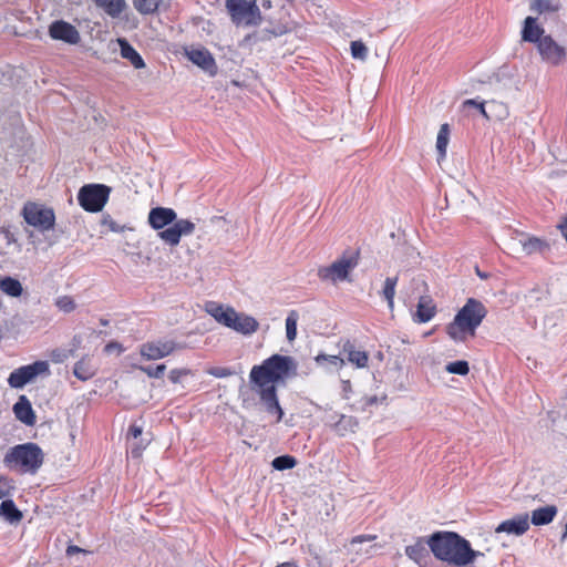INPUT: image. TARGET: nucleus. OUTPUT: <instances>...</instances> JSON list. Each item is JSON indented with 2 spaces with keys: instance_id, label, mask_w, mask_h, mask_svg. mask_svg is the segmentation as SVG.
Here are the masks:
<instances>
[{
  "instance_id": "obj_24",
  "label": "nucleus",
  "mask_w": 567,
  "mask_h": 567,
  "mask_svg": "<svg viewBox=\"0 0 567 567\" xmlns=\"http://www.w3.org/2000/svg\"><path fill=\"white\" fill-rule=\"evenodd\" d=\"M96 7L101 8L111 18H118L126 9L125 0H92Z\"/></svg>"
},
{
  "instance_id": "obj_50",
  "label": "nucleus",
  "mask_w": 567,
  "mask_h": 567,
  "mask_svg": "<svg viewBox=\"0 0 567 567\" xmlns=\"http://www.w3.org/2000/svg\"><path fill=\"white\" fill-rule=\"evenodd\" d=\"M142 432L143 430L141 426L132 424L128 429L127 435L136 440L142 434Z\"/></svg>"
},
{
  "instance_id": "obj_17",
  "label": "nucleus",
  "mask_w": 567,
  "mask_h": 567,
  "mask_svg": "<svg viewBox=\"0 0 567 567\" xmlns=\"http://www.w3.org/2000/svg\"><path fill=\"white\" fill-rule=\"evenodd\" d=\"M16 417L28 426L35 424L37 417L32 405L25 395H20L13 405Z\"/></svg>"
},
{
  "instance_id": "obj_46",
  "label": "nucleus",
  "mask_w": 567,
  "mask_h": 567,
  "mask_svg": "<svg viewBox=\"0 0 567 567\" xmlns=\"http://www.w3.org/2000/svg\"><path fill=\"white\" fill-rule=\"evenodd\" d=\"M375 538H377L375 535H359V536L353 537L350 540V545L352 547H354L358 544H363L365 542H373Z\"/></svg>"
},
{
  "instance_id": "obj_53",
  "label": "nucleus",
  "mask_w": 567,
  "mask_h": 567,
  "mask_svg": "<svg viewBox=\"0 0 567 567\" xmlns=\"http://www.w3.org/2000/svg\"><path fill=\"white\" fill-rule=\"evenodd\" d=\"M380 401V399L377 395H370L364 398V405L371 406L377 404Z\"/></svg>"
},
{
  "instance_id": "obj_33",
  "label": "nucleus",
  "mask_w": 567,
  "mask_h": 567,
  "mask_svg": "<svg viewBox=\"0 0 567 567\" xmlns=\"http://www.w3.org/2000/svg\"><path fill=\"white\" fill-rule=\"evenodd\" d=\"M287 32V28L284 24H277L272 28H264L259 32L256 33V37L259 41H268L272 38L280 37Z\"/></svg>"
},
{
  "instance_id": "obj_14",
  "label": "nucleus",
  "mask_w": 567,
  "mask_h": 567,
  "mask_svg": "<svg viewBox=\"0 0 567 567\" xmlns=\"http://www.w3.org/2000/svg\"><path fill=\"white\" fill-rule=\"evenodd\" d=\"M49 35L68 44H78L81 40L78 29L64 20L53 21L49 27Z\"/></svg>"
},
{
  "instance_id": "obj_27",
  "label": "nucleus",
  "mask_w": 567,
  "mask_h": 567,
  "mask_svg": "<svg viewBox=\"0 0 567 567\" xmlns=\"http://www.w3.org/2000/svg\"><path fill=\"white\" fill-rule=\"evenodd\" d=\"M73 374L81 381H87L95 375V369L92 365L91 359L84 357L79 360L73 368Z\"/></svg>"
},
{
  "instance_id": "obj_11",
  "label": "nucleus",
  "mask_w": 567,
  "mask_h": 567,
  "mask_svg": "<svg viewBox=\"0 0 567 567\" xmlns=\"http://www.w3.org/2000/svg\"><path fill=\"white\" fill-rule=\"evenodd\" d=\"M358 265V254L343 255L330 266L320 267L318 277L322 281H343L348 278L350 271Z\"/></svg>"
},
{
  "instance_id": "obj_8",
  "label": "nucleus",
  "mask_w": 567,
  "mask_h": 567,
  "mask_svg": "<svg viewBox=\"0 0 567 567\" xmlns=\"http://www.w3.org/2000/svg\"><path fill=\"white\" fill-rule=\"evenodd\" d=\"M226 9L236 25L255 27L262 19L256 0H226Z\"/></svg>"
},
{
  "instance_id": "obj_5",
  "label": "nucleus",
  "mask_w": 567,
  "mask_h": 567,
  "mask_svg": "<svg viewBox=\"0 0 567 567\" xmlns=\"http://www.w3.org/2000/svg\"><path fill=\"white\" fill-rule=\"evenodd\" d=\"M487 315L484 303L475 298H468L457 311L452 322L446 327L447 336L455 342H464L466 336H475L476 329Z\"/></svg>"
},
{
  "instance_id": "obj_4",
  "label": "nucleus",
  "mask_w": 567,
  "mask_h": 567,
  "mask_svg": "<svg viewBox=\"0 0 567 567\" xmlns=\"http://www.w3.org/2000/svg\"><path fill=\"white\" fill-rule=\"evenodd\" d=\"M148 224L161 230L158 237L169 246H176L182 236L193 234L195 224L188 219H178L176 212L168 207H154L148 213Z\"/></svg>"
},
{
  "instance_id": "obj_39",
  "label": "nucleus",
  "mask_w": 567,
  "mask_h": 567,
  "mask_svg": "<svg viewBox=\"0 0 567 567\" xmlns=\"http://www.w3.org/2000/svg\"><path fill=\"white\" fill-rule=\"evenodd\" d=\"M351 54L354 59L364 61L368 56V48L362 41H352Z\"/></svg>"
},
{
  "instance_id": "obj_28",
  "label": "nucleus",
  "mask_w": 567,
  "mask_h": 567,
  "mask_svg": "<svg viewBox=\"0 0 567 567\" xmlns=\"http://www.w3.org/2000/svg\"><path fill=\"white\" fill-rule=\"evenodd\" d=\"M135 10L141 14H153L164 4L165 0H132Z\"/></svg>"
},
{
  "instance_id": "obj_40",
  "label": "nucleus",
  "mask_w": 567,
  "mask_h": 567,
  "mask_svg": "<svg viewBox=\"0 0 567 567\" xmlns=\"http://www.w3.org/2000/svg\"><path fill=\"white\" fill-rule=\"evenodd\" d=\"M74 355V349H55L51 352V360L54 363H63L66 361L70 357Z\"/></svg>"
},
{
  "instance_id": "obj_58",
  "label": "nucleus",
  "mask_w": 567,
  "mask_h": 567,
  "mask_svg": "<svg viewBox=\"0 0 567 567\" xmlns=\"http://www.w3.org/2000/svg\"><path fill=\"white\" fill-rule=\"evenodd\" d=\"M567 536V522H566V525H565V532L563 534V539Z\"/></svg>"
},
{
  "instance_id": "obj_44",
  "label": "nucleus",
  "mask_w": 567,
  "mask_h": 567,
  "mask_svg": "<svg viewBox=\"0 0 567 567\" xmlns=\"http://www.w3.org/2000/svg\"><path fill=\"white\" fill-rule=\"evenodd\" d=\"M190 374V370L186 368L173 369L169 371L168 379L172 383L177 384L181 382L183 377Z\"/></svg>"
},
{
  "instance_id": "obj_7",
  "label": "nucleus",
  "mask_w": 567,
  "mask_h": 567,
  "mask_svg": "<svg viewBox=\"0 0 567 567\" xmlns=\"http://www.w3.org/2000/svg\"><path fill=\"white\" fill-rule=\"evenodd\" d=\"M205 309L218 323L241 334H252L259 328V323L254 317L243 312L239 313L233 307H224L210 301L206 303Z\"/></svg>"
},
{
  "instance_id": "obj_32",
  "label": "nucleus",
  "mask_w": 567,
  "mask_h": 567,
  "mask_svg": "<svg viewBox=\"0 0 567 567\" xmlns=\"http://www.w3.org/2000/svg\"><path fill=\"white\" fill-rule=\"evenodd\" d=\"M398 276L395 277H386L384 280L382 296L388 302V307L392 310L394 307V296H395V287L398 285Z\"/></svg>"
},
{
  "instance_id": "obj_23",
  "label": "nucleus",
  "mask_w": 567,
  "mask_h": 567,
  "mask_svg": "<svg viewBox=\"0 0 567 567\" xmlns=\"http://www.w3.org/2000/svg\"><path fill=\"white\" fill-rule=\"evenodd\" d=\"M557 514V507L554 505H547L539 507L532 513L530 522L535 526L547 525L553 522Z\"/></svg>"
},
{
  "instance_id": "obj_47",
  "label": "nucleus",
  "mask_w": 567,
  "mask_h": 567,
  "mask_svg": "<svg viewBox=\"0 0 567 567\" xmlns=\"http://www.w3.org/2000/svg\"><path fill=\"white\" fill-rule=\"evenodd\" d=\"M103 225L109 226L110 230L114 233H121L123 230V227L114 221L110 216L103 218Z\"/></svg>"
},
{
  "instance_id": "obj_52",
  "label": "nucleus",
  "mask_w": 567,
  "mask_h": 567,
  "mask_svg": "<svg viewBox=\"0 0 567 567\" xmlns=\"http://www.w3.org/2000/svg\"><path fill=\"white\" fill-rule=\"evenodd\" d=\"M145 445L137 444L131 449V454L133 457H140L142 454V451L144 450Z\"/></svg>"
},
{
  "instance_id": "obj_38",
  "label": "nucleus",
  "mask_w": 567,
  "mask_h": 567,
  "mask_svg": "<svg viewBox=\"0 0 567 567\" xmlns=\"http://www.w3.org/2000/svg\"><path fill=\"white\" fill-rule=\"evenodd\" d=\"M316 361L319 364H321L322 362H327L329 365L333 367L336 370L341 369L344 364V360L339 355L319 354L316 357Z\"/></svg>"
},
{
  "instance_id": "obj_45",
  "label": "nucleus",
  "mask_w": 567,
  "mask_h": 567,
  "mask_svg": "<svg viewBox=\"0 0 567 567\" xmlns=\"http://www.w3.org/2000/svg\"><path fill=\"white\" fill-rule=\"evenodd\" d=\"M12 489L13 486L10 484V481L4 476H0V499L9 497Z\"/></svg>"
},
{
  "instance_id": "obj_1",
  "label": "nucleus",
  "mask_w": 567,
  "mask_h": 567,
  "mask_svg": "<svg viewBox=\"0 0 567 567\" xmlns=\"http://www.w3.org/2000/svg\"><path fill=\"white\" fill-rule=\"evenodd\" d=\"M298 364L292 357L272 354L260 364L254 365L249 373L251 389L255 390L268 414L276 415L280 422L285 415L277 395V384H285L297 375Z\"/></svg>"
},
{
  "instance_id": "obj_13",
  "label": "nucleus",
  "mask_w": 567,
  "mask_h": 567,
  "mask_svg": "<svg viewBox=\"0 0 567 567\" xmlns=\"http://www.w3.org/2000/svg\"><path fill=\"white\" fill-rule=\"evenodd\" d=\"M42 373H49V363L47 361H35L13 370L8 378V383L13 389H22Z\"/></svg>"
},
{
  "instance_id": "obj_60",
  "label": "nucleus",
  "mask_w": 567,
  "mask_h": 567,
  "mask_svg": "<svg viewBox=\"0 0 567 567\" xmlns=\"http://www.w3.org/2000/svg\"><path fill=\"white\" fill-rule=\"evenodd\" d=\"M113 346H116V343H110V344L106 346V348H111Z\"/></svg>"
},
{
  "instance_id": "obj_35",
  "label": "nucleus",
  "mask_w": 567,
  "mask_h": 567,
  "mask_svg": "<svg viewBox=\"0 0 567 567\" xmlns=\"http://www.w3.org/2000/svg\"><path fill=\"white\" fill-rule=\"evenodd\" d=\"M299 315L296 310H291L286 318V336L288 341H293L297 337V322Z\"/></svg>"
},
{
  "instance_id": "obj_6",
  "label": "nucleus",
  "mask_w": 567,
  "mask_h": 567,
  "mask_svg": "<svg viewBox=\"0 0 567 567\" xmlns=\"http://www.w3.org/2000/svg\"><path fill=\"white\" fill-rule=\"evenodd\" d=\"M44 462L42 449L33 442L22 443L10 447L3 457L9 468H17L22 473L35 474Z\"/></svg>"
},
{
  "instance_id": "obj_48",
  "label": "nucleus",
  "mask_w": 567,
  "mask_h": 567,
  "mask_svg": "<svg viewBox=\"0 0 567 567\" xmlns=\"http://www.w3.org/2000/svg\"><path fill=\"white\" fill-rule=\"evenodd\" d=\"M0 235H2L4 237V239L7 240L8 245L13 244V243L17 241V238H16L14 234L10 230L9 227H1L0 228Z\"/></svg>"
},
{
  "instance_id": "obj_54",
  "label": "nucleus",
  "mask_w": 567,
  "mask_h": 567,
  "mask_svg": "<svg viewBox=\"0 0 567 567\" xmlns=\"http://www.w3.org/2000/svg\"><path fill=\"white\" fill-rule=\"evenodd\" d=\"M476 275L482 279L488 278V275L486 272L481 271L478 267H476Z\"/></svg>"
},
{
  "instance_id": "obj_18",
  "label": "nucleus",
  "mask_w": 567,
  "mask_h": 567,
  "mask_svg": "<svg viewBox=\"0 0 567 567\" xmlns=\"http://www.w3.org/2000/svg\"><path fill=\"white\" fill-rule=\"evenodd\" d=\"M519 244L526 255L544 254L549 250V244L538 237L523 234Z\"/></svg>"
},
{
  "instance_id": "obj_15",
  "label": "nucleus",
  "mask_w": 567,
  "mask_h": 567,
  "mask_svg": "<svg viewBox=\"0 0 567 567\" xmlns=\"http://www.w3.org/2000/svg\"><path fill=\"white\" fill-rule=\"evenodd\" d=\"M187 59L210 76H215L218 72V66L213 54L206 48H197L186 50Z\"/></svg>"
},
{
  "instance_id": "obj_56",
  "label": "nucleus",
  "mask_w": 567,
  "mask_h": 567,
  "mask_svg": "<svg viewBox=\"0 0 567 567\" xmlns=\"http://www.w3.org/2000/svg\"><path fill=\"white\" fill-rule=\"evenodd\" d=\"M488 104H489V107H499V106H503V104H499V103H497V102H495V101H491Z\"/></svg>"
},
{
  "instance_id": "obj_36",
  "label": "nucleus",
  "mask_w": 567,
  "mask_h": 567,
  "mask_svg": "<svg viewBox=\"0 0 567 567\" xmlns=\"http://www.w3.org/2000/svg\"><path fill=\"white\" fill-rule=\"evenodd\" d=\"M445 370L452 374L466 375L470 372V365L465 360H457L447 363Z\"/></svg>"
},
{
  "instance_id": "obj_25",
  "label": "nucleus",
  "mask_w": 567,
  "mask_h": 567,
  "mask_svg": "<svg viewBox=\"0 0 567 567\" xmlns=\"http://www.w3.org/2000/svg\"><path fill=\"white\" fill-rule=\"evenodd\" d=\"M0 517L10 524L19 523L23 515L12 499H3L0 504Z\"/></svg>"
},
{
  "instance_id": "obj_26",
  "label": "nucleus",
  "mask_w": 567,
  "mask_h": 567,
  "mask_svg": "<svg viewBox=\"0 0 567 567\" xmlns=\"http://www.w3.org/2000/svg\"><path fill=\"white\" fill-rule=\"evenodd\" d=\"M0 290L9 297H20L23 292L21 282L11 276H0Z\"/></svg>"
},
{
  "instance_id": "obj_30",
  "label": "nucleus",
  "mask_w": 567,
  "mask_h": 567,
  "mask_svg": "<svg viewBox=\"0 0 567 567\" xmlns=\"http://www.w3.org/2000/svg\"><path fill=\"white\" fill-rule=\"evenodd\" d=\"M529 9L538 14L556 12L559 3L555 0H529Z\"/></svg>"
},
{
  "instance_id": "obj_3",
  "label": "nucleus",
  "mask_w": 567,
  "mask_h": 567,
  "mask_svg": "<svg viewBox=\"0 0 567 567\" xmlns=\"http://www.w3.org/2000/svg\"><path fill=\"white\" fill-rule=\"evenodd\" d=\"M523 42L534 43L540 60L550 66H560L567 60V50L558 44L545 29L537 23V18L526 17L520 30Z\"/></svg>"
},
{
  "instance_id": "obj_22",
  "label": "nucleus",
  "mask_w": 567,
  "mask_h": 567,
  "mask_svg": "<svg viewBox=\"0 0 567 567\" xmlns=\"http://www.w3.org/2000/svg\"><path fill=\"white\" fill-rule=\"evenodd\" d=\"M342 351L348 355V361L357 368H365L368 365V353L365 351L355 350L354 343L350 340L343 343Z\"/></svg>"
},
{
  "instance_id": "obj_37",
  "label": "nucleus",
  "mask_w": 567,
  "mask_h": 567,
  "mask_svg": "<svg viewBox=\"0 0 567 567\" xmlns=\"http://www.w3.org/2000/svg\"><path fill=\"white\" fill-rule=\"evenodd\" d=\"M137 369L140 371H142L143 373H145L148 378H154V379H161L163 378L164 373H165V370H166V365L165 364H157L155 367L153 365H140L137 367Z\"/></svg>"
},
{
  "instance_id": "obj_43",
  "label": "nucleus",
  "mask_w": 567,
  "mask_h": 567,
  "mask_svg": "<svg viewBox=\"0 0 567 567\" xmlns=\"http://www.w3.org/2000/svg\"><path fill=\"white\" fill-rule=\"evenodd\" d=\"M56 306L64 312H71L75 309V302L71 297L64 296L56 300Z\"/></svg>"
},
{
  "instance_id": "obj_42",
  "label": "nucleus",
  "mask_w": 567,
  "mask_h": 567,
  "mask_svg": "<svg viewBox=\"0 0 567 567\" xmlns=\"http://www.w3.org/2000/svg\"><path fill=\"white\" fill-rule=\"evenodd\" d=\"M463 106L464 107H475V110H478L480 113L487 120L491 118V116L488 115L486 109H485V102H480L475 99H470V100H465L463 102Z\"/></svg>"
},
{
  "instance_id": "obj_12",
  "label": "nucleus",
  "mask_w": 567,
  "mask_h": 567,
  "mask_svg": "<svg viewBox=\"0 0 567 567\" xmlns=\"http://www.w3.org/2000/svg\"><path fill=\"white\" fill-rule=\"evenodd\" d=\"M186 343L173 339L158 338L147 341L140 347V353L145 360H159L166 358L176 351L184 350Z\"/></svg>"
},
{
  "instance_id": "obj_57",
  "label": "nucleus",
  "mask_w": 567,
  "mask_h": 567,
  "mask_svg": "<svg viewBox=\"0 0 567 567\" xmlns=\"http://www.w3.org/2000/svg\"><path fill=\"white\" fill-rule=\"evenodd\" d=\"M100 322H101V324H103V326H107V323H109V321H107L106 319H101V320H100Z\"/></svg>"
},
{
  "instance_id": "obj_29",
  "label": "nucleus",
  "mask_w": 567,
  "mask_h": 567,
  "mask_svg": "<svg viewBox=\"0 0 567 567\" xmlns=\"http://www.w3.org/2000/svg\"><path fill=\"white\" fill-rule=\"evenodd\" d=\"M449 135H450V126L447 123L441 125L440 131L436 137V150H437V161L445 158L446 148L449 144Z\"/></svg>"
},
{
  "instance_id": "obj_9",
  "label": "nucleus",
  "mask_w": 567,
  "mask_h": 567,
  "mask_svg": "<svg viewBox=\"0 0 567 567\" xmlns=\"http://www.w3.org/2000/svg\"><path fill=\"white\" fill-rule=\"evenodd\" d=\"M111 187L104 184H87L78 193L79 205L89 213L101 212L109 200Z\"/></svg>"
},
{
  "instance_id": "obj_41",
  "label": "nucleus",
  "mask_w": 567,
  "mask_h": 567,
  "mask_svg": "<svg viewBox=\"0 0 567 567\" xmlns=\"http://www.w3.org/2000/svg\"><path fill=\"white\" fill-rule=\"evenodd\" d=\"M206 372L215 378H228L235 374V371L228 367H213L207 369Z\"/></svg>"
},
{
  "instance_id": "obj_16",
  "label": "nucleus",
  "mask_w": 567,
  "mask_h": 567,
  "mask_svg": "<svg viewBox=\"0 0 567 567\" xmlns=\"http://www.w3.org/2000/svg\"><path fill=\"white\" fill-rule=\"evenodd\" d=\"M529 528L528 515H516L511 519L502 522L496 528L495 533H506L508 535L520 536L525 534Z\"/></svg>"
},
{
  "instance_id": "obj_20",
  "label": "nucleus",
  "mask_w": 567,
  "mask_h": 567,
  "mask_svg": "<svg viewBox=\"0 0 567 567\" xmlns=\"http://www.w3.org/2000/svg\"><path fill=\"white\" fill-rule=\"evenodd\" d=\"M117 42L121 50V56L123 59L130 61L135 69L145 68V62L142 55L131 45L126 39L120 38Z\"/></svg>"
},
{
  "instance_id": "obj_21",
  "label": "nucleus",
  "mask_w": 567,
  "mask_h": 567,
  "mask_svg": "<svg viewBox=\"0 0 567 567\" xmlns=\"http://www.w3.org/2000/svg\"><path fill=\"white\" fill-rule=\"evenodd\" d=\"M425 545H427L426 539L417 537L413 545L405 547V555L415 564L421 565L429 557V551L426 550Z\"/></svg>"
},
{
  "instance_id": "obj_55",
  "label": "nucleus",
  "mask_w": 567,
  "mask_h": 567,
  "mask_svg": "<svg viewBox=\"0 0 567 567\" xmlns=\"http://www.w3.org/2000/svg\"><path fill=\"white\" fill-rule=\"evenodd\" d=\"M276 567H297V566L295 564H292V563H282V564H280V565H278Z\"/></svg>"
},
{
  "instance_id": "obj_2",
  "label": "nucleus",
  "mask_w": 567,
  "mask_h": 567,
  "mask_svg": "<svg viewBox=\"0 0 567 567\" xmlns=\"http://www.w3.org/2000/svg\"><path fill=\"white\" fill-rule=\"evenodd\" d=\"M426 544L437 560L455 567H467L484 557V553L473 549L471 543L456 532H434L426 538Z\"/></svg>"
},
{
  "instance_id": "obj_59",
  "label": "nucleus",
  "mask_w": 567,
  "mask_h": 567,
  "mask_svg": "<svg viewBox=\"0 0 567 567\" xmlns=\"http://www.w3.org/2000/svg\"><path fill=\"white\" fill-rule=\"evenodd\" d=\"M269 6H270V1L264 2V7H269Z\"/></svg>"
},
{
  "instance_id": "obj_49",
  "label": "nucleus",
  "mask_w": 567,
  "mask_h": 567,
  "mask_svg": "<svg viewBox=\"0 0 567 567\" xmlns=\"http://www.w3.org/2000/svg\"><path fill=\"white\" fill-rule=\"evenodd\" d=\"M80 553L87 554L89 551L86 549H83V548L76 546V545H69L65 550V554L69 557L73 556L75 554H80Z\"/></svg>"
},
{
  "instance_id": "obj_34",
  "label": "nucleus",
  "mask_w": 567,
  "mask_h": 567,
  "mask_svg": "<svg viewBox=\"0 0 567 567\" xmlns=\"http://www.w3.org/2000/svg\"><path fill=\"white\" fill-rule=\"evenodd\" d=\"M297 465V460L295 456L292 455H288V454H285V455H280V456H277L272 460L271 462V466L276 470V471H286V470H291L295 466Z\"/></svg>"
},
{
  "instance_id": "obj_31",
  "label": "nucleus",
  "mask_w": 567,
  "mask_h": 567,
  "mask_svg": "<svg viewBox=\"0 0 567 567\" xmlns=\"http://www.w3.org/2000/svg\"><path fill=\"white\" fill-rule=\"evenodd\" d=\"M334 431L343 436L347 432H354L358 426V421L353 416H348L344 414L339 415L338 421L333 424Z\"/></svg>"
},
{
  "instance_id": "obj_19",
  "label": "nucleus",
  "mask_w": 567,
  "mask_h": 567,
  "mask_svg": "<svg viewBox=\"0 0 567 567\" xmlns=\"http://www.w3.org/2000/svg\"><path fill=\"white\" fill-rule=\"evenodd\" d=\"M436 313V307L429 297H421L413 320L417 323L429 322Z\"/></svg>"
},
{
  "instance_id": "obj_51",
  "label": "nucleus",
  "mask_w": 567,
  "mask_h": 567,
  "mask_svg": "<svg viewBox=\"0 0 567 567\" xmlns=\"http://www.w3.org/2000/svg\"><path fill=\"white\" fill-rule=\"evenodd\" d=\"M557 228L560 230L561 236L565 238L567 243V215L557 225Z\"/></svg>"
},
{
  "instance_id": "obj_10",
  "label": "nucleus",
  "mask_w": 567,
  "mask_h": 567,
  "mask_svg": "<svg viewBox=\"0 0 567 567\" xmlns=\"http://www.w3.org/2000/svg\"><path fill=\"white\" fill-rule=\"evenodd\" d=\"M21 215L28 225L37 228L41 233H45L54 228L55 214L50 207L28 202L24 204Z\"/></svg>"
}]
</instances>
